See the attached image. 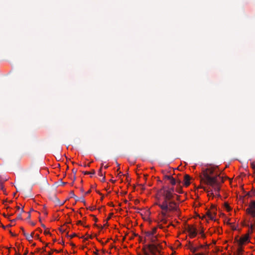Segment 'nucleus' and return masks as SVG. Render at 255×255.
Segmentation results:
<instances>
[{
	"instance_id": "37",
	"label": "nucleus",
	"mask_w": 255,
	"mask_h": 255,
	"mask_svg": "<svg viewBox=\"0 0 255 255\" xmlns=\"http://www.w3.org/2000/svg\"><path fill=\"white\" fill-rule=\"evenodd\" d=\"M94 217V220L96 222H98V219L96 218L94 216H93Z\"/></svg>"
},
{
	"instance_id": "40",
	"label": "nucleus",
	"mask_w": 255,
	"mask_h": 255,
	"mask_svg": "<svg viewBox=\"0 0 255 255\" xmlns=\"http://www.w3.org/2000/svg\"><path fill=\"white\" fill-rule=\"evenodd\" d=\"M84 167L90 166V164H89H89H85L84 165Z\"/></svg>"
},
{
	"instance_id": "62",
	"label": "nucleus",
	"mask_w": 255,
	"mask_h": 255,
	"mask_svg": "<svg viewBox=\"0 0 255 255\" xmlns=\"http://www.w3.org/2000/svg\"><path fill=\"white\" fill-rule=\"evenodd\" d=\"M42 249H43V252L45 251V248H43Z\"/></svg>"
},
{
	"instance_id": "17",
	"label": "nucleus",
	"mask_w": 255,
	"mask_h": 255,
	"mask_svg": "<svg viewBox=\"0 0 255 255\" xmlns=\"http://www.w3.org/2000/svg\"><path fill=\"white\" fill-rule=\"evenodd\" d=\"M84 174L85 175H89V174H91V175H94L95 174V171L94 170H92L91 171L89 172V171H84L83 172Z\"/></svg>"
},
{
	"instance_id": "31",
	"label": "nucleus",
	"mask_w": 255,
	"mask_h": 255,
	"mask_svg": "<svg viewBox=\"0 0 255 255\" xmlns=\"http://www.w3.org/2000/svg\"><path fill=\"white\" fill-rule=\"evenodd\" d=\"M20 229H21V230L22 231L23 234L24 235V233H25V231H24V230L23 228L21 227V228H20Z\"/></svg>"
},
{
	"instance_id": "58",
	"label": "nucleus",
	"mask_w": 255,
	"mask_h": 255,
	"mask_svg": "<svg viewBox=\"0 0 255 255\" xmlns=\"http://www.w3.org/2000/svg\"><path fill=\"white\" fill-rule=\"evenodd\" d=\"M95 208H91L90 209H91V210H95Z\"/></svg>"
},
{
	"instance_id": "21",
	"label": "nucleus",
	"mask_w": 255,
	"mask_h": 255,
	"mask_svg": "<svg viewBox=\"0 0 255 255\" xmlns=\"http://www.w3.org/2000/svg\"><path fill=\"white\" fill-rule=\"evenodd\" d=\"M172 177V176L166 175L164 176V179H166L169 180L170 179H171Z\"/></svg>"
},
{
	"instance_id": "13",
	"label": "nucleus",
	"mask_w": 255,
	"mask_h": 255,
	"mask_svg": "<svg viewBox=\"0 0 255 255\" xmlns=\"http://www.w3.org/2000/svg\"><path fill=\"white\" fill-rule=\"evenodd\" d=\"M188 249L193 253H195V252H196L197 251H198L199 250V248L198 247H193L192 246H189V247L188 248Z\"/></svg>"
},
{
	"instance_id": "49",
	"label": "nucleus",
	"mask_w": 255,
	"mask_h": 255,
	"mask_svg": "<svg viewBox=\"0 0 255 255\" xmlns=\"http://www.w3.org/2000/svg\"><path fill=\"white\" fill-rule=\"evenodd\" d=\"M108 165H105V166H104V168H105V169L108 168Z\"/></svg>"
},
{
	"instance_id": "39",
	"label": "nucleus",
	"mask_w": 255,
	"mask_h": 255,
	"mask_svg": "<svg viewBox=\"0 0 255 255\" xmlns=\"http://www.w3.org/2000/svg\"><path fill=\"white\" fill-rule=\"evenodd\" d=\"M61 183L62 185H65L66 184V182H62V181H61Z\"/></svg>"
},
{
	"instance_id": "33",
	"label": "nucleus",
	"mask_w": 255,
	"mask_h": 255,
	"mask_svg": "<svg viewBox=\"0 0 255 255\" xmlns=\"http://www.w3.org/2000/svg\"><path fill=\"white\" fill-rule=\"evenodd\" d=\"M77 225H82L81 221H78L77 223Z\"/></svg>"
},
{
	"instance_id": "18",
	"label": "nucleus",
	"mask_w": 255,
	"mask_h": 255,
	"mask_svg": "<svg viewBox=\"0 0 255 255\" xmlns=\"http://www.w3.org/2000/svg\"><path fill=\"white\" fill-rule=\"evenodd\" d=\"M17 220H22V216H21V214H19L17 216L16 218H15V219H13V220H10V222H15Z\"/></svg>"
},
{
	"instance_id": "43",
	"label": "nucleus",
	"mask_w": 255,
	"mask_h": 255,
	"mask_svg": "<svg viewBox=\"0 0 255 255\" xmlns=\"http://www.w3.org/2000/svg\"><path fill=\"white\" fill-rule=\"evenodd\" d=\"M204 247V246L203 245H200L198 248H199V249L200 248H203Z\"/></svg>"
},
{
	"instance_id": "30",
	"label": "nucleus",
	"mask_w": 255,
	"mask_h": 255,
	"mask_svg": "<svg viewBox=\"0 0 255 255\" xmlns=\"http://www.w3.org/2000/svg\"><path fill=\"white\" fill-rule=\"evenodd\" d=\"M108 226L107 220H106V223H105V224L104 225V226H103H103L101 227H100V228H101V229H102L103 228V227H104V226Z\"/></svg>"
},
{
	"instance_id": "8",
	"label": "nucleus",
	"mask_w": 255,
	"mask_h": 255,
	"mask_svg": "<svg viewBox=\"0 0 255 255\" xmlns=\"http://www.w3.org/2000/svg\"><path fill=\"white\" fill-rule=\"evenodd\" d=\"M216 211H214V207L212 209V211H207L206 213V215L208 216V217L211 220H213L214 218V216L216 215Z\"/></svg>"
},
{
	"instance_id": "19",
	"label": "nucleus",
	"mask_w": 255,
	"mask_h": 255,
	"mask_svg": "<svg viewBox=\"0 0 255 255\" xmlns=\"http://www.w3.org/2000/svg\"><path fill=\"white\" fill-rule=\"evenodd\" d=\"M165 190H166L167 191H168L169 192H170V193H171L172 194H174V188L173 187H172V188H165Z\"/></svg>"
},
{
	"instance_id": "50",
	"label": "nucleus",
	"mask_w": 255,
	"mask_h": 255,
	"mask_svg": "<svg viewBox=\"0 0 255 255\" xmlns=\"http://www.w3.org/2000/svg\"><path fill=\"white\" fill-rule=\"evenodd\" d=\"M81 191L82 192H84V189H83V188H82L81 189Z\"/></svg>"
},
{
	"instance_id": "51",
	"label": "nucleus",
	"mask_w": 255,
	"mask_h": 255,
	"mask_svg": "<svg viewBox=\"0 0 255 255\" xmlns=\"http://www.w3.org/2000/svg\"><path fill=\"white\" fill-rule=\"evenodd\" d=\"M34 234V232H32L30 235H31L33 237Z\"/></svg>"
},
{
	"instance_id": "29",
	"label": "nucleus",
	"mask_w": 255,
	"mask_h": 255,
	"mask_svg": "<svg viewBox=\"0 0 255 255\" xmlns=\"http://www.w3.org/2000/svg\"><path fill=\"white\" fill-rule=\"evenodd\" d=\"M101 181L105 182V176L103 175L102 179H101Z\"/></svg>"
},
{
	"instance_id": "6",
	"label": "nucleus",
	"mask_w": 255,
	"mask_h": 255,
	"mask_svg": "<svg viewBox=\"0 0 255 255\" xmlns=\"http://www.w3.org/2000/svg\"><path fill=\"white\" fill-rule=\"evenodd\" d=\"M249 240L248 236H245L241 238L239 240H237L238 246H242Z\"/></svg>"
},
{
	"instance_id": "9",
	"label": "nucleus",
	"mask_w": 255,
	"mask_h": 255,
	"mask_svg": "<svg viewBox=\"0 0 255 255\" xmlns=\"http://www.w3.org/2000/svg\"><path fill=\"white\" fill-rule=\"evenodd\" d=\"M170 182L172 185H177L179 187H180L181 181L180 180H175L173 177L170 180Z\"/></svg>"
},
{
	"instance_id": "16",
	"label": "nucleus",
	"mask_w": 255,
	"mask_h": 255,
	"mask_svg": "<svg viewBox=\"0 0 255 255\" xmlns=\"http://www.w3.org/2000/svg\"><path fill=\"white\" fill-rule=\"evenodd\" d=\"M157 228H153L151 231L146 232L145 233H150L152 235H155L156 233Z\"/></svg>"
},
{
	"instance_id": "12",
	"label": "nucleus",
	"mask_w": 255,
	"mask_h": 255,
	"mask_svg": "<svg viewBox=\"0 0 255 255\" xmlns=\"http://www.w3.org/2000/svg\"><path fill=\"white\" fill-rule=\"evenodd\" d=\"M243 251V249L242 246H238L236 255H241L242 254Z\"/></svg>"
},
{
	"instance_id": "46",
	"label": "nucleus",
	"mask_w": 255,
	"mask_h": 255,
	"mask_svg": "<svg viewBox=\"0 0 255 255\" xmlns=\"http://www.w3.org/2000/svg\"><path fill=\"white\" fill-rule=\"evenodd\" d=\"M52 254V252H49L48 253V255H51Z\"/></svg>"
},
{
	"instance_id": "54",
	"label": "nucleus",
	"mask_w": 255,
	"mask_h": 255,
	"mask_svg": "<svg viewBox=\"0 0 255 255\" xmlns=\"http://www.w3.org/2000/svg\"><path fill=\"white\" fill-rule=\"evenodd\" d=\"M110 218H111V216H109V217L108 218V219H107V220L108 221V220H109Z\"/></svg>"
},
{
	"instance_id": "28",
	"label": "nucleus",
	"mask_w": 255,
	"mask_h": 255,
	"mask_svg": "<svg viewBox=\"0 0 255 255\" xmlns=\"http://www.w3.org/2000/svg\"><path fill=\"white\" fill-rule=\"evenodd\" d=\"M44 234H45V235H47V234H50V232H49L48 231H46V230H45V231H44Z\"/></svg>"
},
{
	"instance_id": "38",
	"label": "nucleus",
	"mask_w": 255,
	"mask_h": 255,
	"mask_svg": "<svg viewBox=\"0 0 255 255\" xmlns=\"http://www.w3.org/2000/svg\"><path fill=\"white\" fill-rule=\"evenodd\" d=\"M35 237L37 239H39V235H36Z\"/></svg>"
},
{
	"instance_id": "35",
	"label": "nucleus",
	"mask_w": 255,
	"mask_h": 255,
	"mask_svg": "<svg viewBox=\"0 0 255 255\" xmlns=\"http://www.w3.org/2000/svg\"><path fill=\"white\" fill-rule=\"evenodd\" d=\"M59 230L61 232V233H63L65 232V230H62L61 228H60L59 229Z\"/></svg>"
},
{
	"instance_id": "59",
	"label": "nucleus",
	"mask_w": 255,
	"mask_h": 255,
	"mask_svg": "<svg viewBox=\"0 0 255 255\" xmlns=\"http://www.w3.org/2000/svg\"><path fill=\"white\" fill-rule=\"evenodd\" d=\"M76 201H79V198H76Z\"/></svg>"
},
{
	"instance_id": "44",
	"label": "nucleus",
	"mask_w": 255,
	"mask_h": 255,
	"mask_svg": "<svg viewBox=\"0 0 255 255\" xmlns=\"http://www.w3.org/2000/svg\"><path fill=\"white\" fill-rule=\"evenodd\" d=\"M194 255H203V254L199 253V254H196Z\"/></svg>"
},
{
	"instance_id": "26",
	"label": "nucleus",
	"mask_w": 255,
	"mask_h": 255,
	"mask_svg": "<svg viewBox=\"0 0 255 255\" xmlns=\"http://www.w3.org/2000/svg\"><path fill=\"white\" fill-rule=\"evenodd\" d=\"M79 201H80L85 204V200L83 197H81V198H79Z\"/></svg>"
},
{
	"instance_id": "1",
	"label": "nucleus",
	"mask_w": 255,
	"mask_h": 255,
	"mask_svg": "<svg viewBox=\"0 0 255 255\" xmlns=\"http://www.w3.org/2000/svg\"><path fill=\"white\" fill-rule=\"evenodd\" d=\"M161 190L163 191L162 194L163 201L161 203L157 204L162 209L161 214L164 217L166 215L167 211H178V207L177 204L174 200V198L176 196L177 199L178 200L179 196L167 191L164 187L162 188Z\"/></svg>"
},
{
	"instance_id": "56",
	"label": "nucleus",
	"mask_w": 255,
	"mask_h": 255,
	"mask_svg": "<svg viewBox=\"0 0 255 255\" xmlns=\"http://www.w3.org/2000/svg\"><path fill=\"white\" fill-rule=\"evenodd\" d=\"M36 246V244H35V243H33V244H32V246Z\"/></svg>"
},
{
	"instance_id": "27",
	"label": "nucleus",
	"mask_w": 255,
	"mask_h": 255,
	"mask_svg": "<svg viewBox=\"0 0 255 255\" xmlns=\"http://www.w3.org/2000/svg\"><path fill=\"white\" fill-rule=\"evenodd\" d=\"M76 236V234H73L70 236H69V237H70V239H72L73 238V237Z\"/></svg>"
},
{
	"instance_id": "47",
	"label": "nucleus",
	"mask_w": 255,
	"mask_h": 255,
	"mask_svg": "<svg viewBox=\"0 0 255 255\" xmlns=\"http://www.w3.org/2000/svg\"><path fill=\"white\" fill-rule=\"evenodd\" d=\"M41 226H42V227L43 228H46V227H45V226L44 225H43V224H41Z\"/></svg>"
},
{
	"instance_id": "42",
	"label": "nucleus",
	"mask_w": 255,
	"mask_h": 255,
	"mask_svg": "<svg viewBox=\"0 0 255 255\" xmlns=\"http://www.w3.org/2000/svg\"><path fill=\"white\" fill-rule=\"evenodd\" d=\"M24 212V210H23V207L22 208V209H21V213H23Z\"/></svg>"
},
{
	"instance_id": "53",
	"label": "nucleus",
	"mask_w": 255,
	"mask_h": 255,
	"mask_svg": "<svg viewBox=\"0 0 255 255\" xmlns=\"http://www.w3.org/2000/svg\"><path fill=\"white\" fill-rule=\"evenodd\" d=\"M31 224V225L32 226H34L35 225V223H34L32 222Z\"/></svg>"
},
{
	"instance_id": "48",
	"label": "nucleus",
	"mask_w": 255,
	"mask_h": 255,
	"mask_svg": "<svg viewBox=\"0 0 255 255\" xmlns=\"http://www.w3.org/2000/svg\"><path fill=\"white\" fill-rule=\"evenodd\" d=\"M1 227H2V228H3V229H5V228H6V227H5V226H3V225H1Z\"/></svg>"
},
{
	"instance_id": "41",
	"label": "nucleus",
	"mask_w": 255,
	"mask_h": 255,
	"mask_svg": "<svg viewBox=\"0 0 255 255\" xmlns=\"http://www.w3.org/2000/svg\"><path fill=\"white\" fill-rule=\"evenodd\" d=\"M9 233H10V234L12 236H15V235L13 234V233H12L10 231H9Z\"/></svg>"
},
{
	"instance_id": "60",
	"label": "nucleus",
	"mask_w": 255,
	"mask_h": 255,
	"mask_svg": "<svg viewBox=\"0 0 255 255\" xmlns=\"http://www.w3.org/2000/svg\"><path fill=\"white\" fill-rule=\"evenodd\" d=\"M122 174V172L121 171H120L118 175H120V174Z\"/></svg>"
},
{
	"instance_id": "5",
	"label": "nucleus",
	"mask_w": 255,
	"mask_h": 255,
	"mask_svg": "<svg viewBox=\"0 0 255 255\" xmlns=\"http://www.w3.org/2000/svg\"><path fill=\"white\" fill-rule=\"evenodd\" d=\"M187 231L189 233V236L191 238H194L197 234V229L193 226L188 225Z\"/></svg>"
},
{
	"instance_id": "64",
	"label": "nucleus",
	"mask_w": 255,
	"mask_h": 255,
	"mask_svg": "<svg viewBox=\"0 0 255 255\" xmlns=\"http://www.w3.org/2000/svg\"><path fill=\"white\" fill-rule=\"evenodd\" d=\"M89 237L90 238H91V239H92V236H89Z\"/></svg>"
},
{
	"instance_id": "7",
	"label": "nucleus",
	"mask_w": 255,
	"mask_h": 255,
	"mask_svg": "<svg viewBox=\"0 0 255 255\" xmlns=\"http://www.w3.org/2000/svg\"><path fill=\"white\" fill-rule=\"evenodd\" d=\"M50 199L53 201L56 205H63L64 202L61 203L60 200L56 197L55 194L52 195Z\"/></svg>"
},
{
	"instance_id": "10",
	"label": "nucleus",
	"mask_w": 255,
	"mask_h": 255,
	"mask_svg": "<svg viewBox=\"0 0 255 255\" xmlns=\"http://www.w3.org/2000/svg\"><path fill=\"white\" fill-rule=\"evenodd\" d=\"M190 177L188 174H185L184 177V185L186 186H188L190 185Z\"/></svg>"
},
{
	"instance_id": "25",
	"label": "nucleus",
	"mask_w": 255,
	"mask_h": 255,
	"mask_svg": "<svg viewBox=\"0 0 255 255\" xmlns=\"http://www.w3.org/2000/svg\"><path fill=\"white\" fill-rule=\"evenodd\" d=\"M200 234H201V237L203 239L205 238H206V236L204 234V232H202V233H199Z\"/></svg>"
},
{
	"instance_id": "22",
	"label": "nucleus",
	"mask_w": 255,
	"mask_h": 255,
	"mask_svg": "<svg viewBox=\"0 0 255 255\" xmlns=\"http://www.w3.org/2000/svg\"><path fill=\"white\" fill-rule=\"evenodd\" d=\"M72 172L74 174V181L76 179V172H77V170H75V169H72Z\"/></svg>"
},
{
	"instance_id": "2",
	"label": "nucleus",
	"mask_w": 255,
	"mask_h": 255,
	"mask_svg": "<svg viewBox=\"0 0 255 255\" xmlns=\"http://www.w3.org/2000/svg\"><path fill=\"white\" fill-rule=\"evenodd\" d=\"M144 242L148 241L149 243L144 245V252L143 255H160L162 247L158 242L157 236L150 233H145Z\"/></svg>"
},
{
	"instance_id": "32",
	"label": "nucleus",
	"mask_w": 255,
	"mask_h": 255,
	"mask_svg": "<svg viewBox=\"0 0 255 255\" xmlns=\"http://www.w3.org/2000/svg\"><path fill=\"white\" fill-rule=\"evenodd\" d=\"M28 214V216H27V219H29L30 218V212H28L27 213Z\"/></svg>"
},
{
	"instance_id": "3",
	"label": "nucleus",
	"mask_w": 255,
	"mask_h": 255,
	"mask_svg": "<svg viewBox=\"0 0 255 255\" xmlns=\"http://www.w3.org/2000/svg\"><path fill=\"white\" fill-rule=\"evenodd\" d=\"M214 170L212 169H207L203 171L202 180L207 185L212 186L215 192L218 193L220 190V183L224 182L223 177L219 175L212 177Z\"/></svg>"
},
{
	"instance_id": "24",
	"label": "nucleus",
	"mask_w": 255,
	"mask_h": 255,
	"mask_svg": "<svg viewBox=\"0 0 255 255\" xmlns=\"http://www.w3.org/2000/svg\"><path fill=\"white\" fill-rule=\"evenodd\" d=\"M251 166L254 170H255V162H252L251 163Z\"/></svg>"
},
{
	"instance_id": "63",
	"label": "nucleus",
	"mask_w": 255,
	"mask_h": 255,
	"mask_svg": "<svg viewBox=\"0 0 255 255\" xmlns=\"http://www.w3.org/2000/svg\"><path fill=\"white\" fill-rule=\"evenodd\" d=\"M110 205H111V206H113V203H111L110 204Z\"/></svg>"
},
{
	"instance_id": "45",
	"label": "nucleus",
	"mask_w": 255,
	"mask_h": 255,
	"mask_svg": "<svg viewBox=\"0 0 255 255\" xmlns=\"http://www.w3.org/2000/svg\"><path fill=\"white\" fill-rule=\"evenodd\" d=\"M27 254H28V251H26L25 252V253H24V255H26Z\"/></svg>"
},
{
	"instance_id": "57",
	"label": "nucleus",
	"mask_w": 255,
	"mask_h": 255,
	"mask_svg": "<svg viewBox=\"0 0 255 255\" xmlns=\"http://www.w3.org/2000/svg\"><path fill=\"white\" fill-rule=\"evenodd\" d=\"M11 225H10V224H9V225H8L7 226V227H11Z\"/></svg>"
},
{
	"instance_id": "34",
	"label": "nucleus",
	"mask_w": 255,
	"mask_h": 255,
	"mask_svg": "<svg viewBox=\"0 0 255 255\" xmlns=\"http://www.w3.org/2000/svg\"><path fill=\"white\" fill-rule=\"evenodd\" d=\"M71 194L72 197H75V195H74L73 191H71Z\"/></svg>"
},
{
	"instance_id": "20",
	"label": "nucleus",
	"mask_w": 255,
	"mask_h": 255,
	"mask_svg": "<svg viewBox=\"0 0 255 255\" xmlns=\"http://www.w3.org/2000/svg\"><path fill=\"white\" fill-rule=\"evenodd\" d=\"M104 174H105V173L103 174L102 172V167L100 168L98 171V175L100 176H103Z\"/></svg>"
},
{
	"instance_id": "36",
	"label": "nucleus",
	"mask_w": 255,
	"mask_h": 255,
	"mask_svg": "<svg viewBox=\"0 0 255 255\" xmlns=\"http://www.w3.org/2000/svg\"><path fill=\"white\" fill-rule=\"evenodd\" d=\"M91 192V190H89L87 192H86L85 193V194L87 195V194H88L89 193H90Z\"/></svg>"
},
{
	"instance_id": "55",
	"label": "nucleus",
	"mask_w": 255,
	"mask_h": 255,
	"mask_svg": "<svg viewBox=\"0 0 255 255\" xmlns=\"http://www.w3.org/2000/svg\"><path fill=\"white\" fill-rule=\"evenodd\" d=\"M3 216L4 217H6V215L4 213V214H3Z\"/></svg>"
},
{
	"instance_id": "52",
	"label": "nucleus",
	"mask_w": 255,
	"mask_h": 255,
	"mask_svg": "<svg viewBox=\"0 0 255 255\" xmlns=\"http://www.w3.org/2000/svg\"><path fill=\"white\" fill-rule=\"evenodd\" d=\"M16 208L17 210H19L20 209V207H18V206H17Z\"/></svg>"
},
{
	"instance_id": "11",
	"label": "nucleus",
	"mask_w": 255,
	"mask_h": 255,
	"mask_svg": "<svg viewBox=\"0 0 255 255\" xmlns=\"http://www.w3.org/2000/svg\"><path fill=\"white\" fill-rule=\"evenodd\" d=\"M168 212V211H167V212ZM161 215L163 217V218L161 219V222H162L164 224H166L167 223V220L165 218V217H167L168 218H171L172 217V216L170 214H167V213H166V215L164 217L162 214H161Z\"/></svg>"
},
{
	"instance_id": "14",
	"label": "nucleus",
	"mask_w": 255,
	"mask_h": 255,
	"mask_svg": "<svg viewBox=\"0 0 255 255\" xmlns=\"http://www.w3.org/2000/svg\"><path fill=\"white\" fill-rule=\"evenodd\" d=\"M249 227V230L253 232L254 231L255 232V222L254 223H252L250 226H248Z\"/></svg>"
},
{
	"instance_id": "15",
	"label": "nucleus",
	"mask_w": 255,
	"mask_h": 255,
	"mask_svg": "<svg viewBox=\"0 0 255 255\" xmlns=\"http://www.w3.org/2000/svg\"><path fill=\"white\" fill-rule=\"evenodd\" d=\"M24 236L25 237L26 239L30 242L32 241V239L33 238V236L31 235H29L26 233H24Z\"/></svg>"
},
{
	"instance_id": "61",
	"label": "nucleus",
	"mask_w": 255,
	"mask_h": 255,
	"mask_svg": "<svg viewBox=\"0 0 255 255\" xmlns=\"http://www.w3.org/2000/svg\"><path fill=\"white\" fill-rule=\"evenodd\" d=\"M116 163H117V164L118 166H120V164H119L118 162H117Z\"/></svg>"
},
{
	"instance_id": "4",
	"label": "nucleus",
	"mask_w": 255,
	"mask_h": 255,
	"mask_svg": "<svg viewBox=\"0 0 255 255\" xmlns=\"http://www.w3.org/2000/svg\"><path fill=\"white\" fill-rule=\"evenodd\" d=\"M247 214L250 215L253 217H255V201H251L249 207L246 209Z\"/></svg>"
},
{
	"instance_id": "23",
	"label": "nucleus",
	"mask_w": 255,
	"mask_h": 255,
	"mask_svg": "<svg viewBox=\"0 0 255 255\" xmlns=\"http://www.w3.org/2000/svg\"><path fill=\"white\" fill-rule=\"evenodd\" d=\"M225 207H226V209L228 211H230L231 210V207L229 206V205L227 203L225 204Z\"/></svg>"
}]
</instances>
